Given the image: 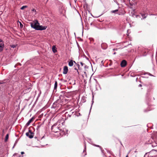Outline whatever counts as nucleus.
Here are the masks:
<instances>
[{"mask_svg": "<svg viewBox=\"0 0 157 157\" xmlns=\"http://www.w3.org/2000/svg\"><path fill=\"white\" fill-rule=\"evenodd\" d=\"M21 65V64L20 63H17V64H16L15 66L14 67H16V65Z\"/></svg>", "mask_w": 157, "mask_h": 157, "instance_id": "nucleus-17", "label": "nucleus"}, {"mask_svg": "<svg viewBox=\"0 0 157 157\" xmlns=\"http://www.w3.org/2000/svg\"><path fill=\"white\" fill-rule=\"evenodd\" d=\"M35 10V9H33L32 10V11H34Z\"/></svg>", "mask_w": 157, "mask_h": 157, "instance_id": "nucleus-24", "label": "nucleus"}, {"mask_svg": "<svg viewBox=\"0 0 157 157\" xmlns=\"http://www.w3.org/2000/svg\"><path fill=\"white\" fill-rule=\"evenodd\" d=\"M101 48L103 49H105L107 47V44L105 43H103L101 45Z\"/></svg>", "mask_w": 157, "mask_h": 157, "instance_id": "nucleus-4", "label": "nucleus"}, {"mask_svg": "<svg viewBox=\"0 0 157 157\" xmlns=\"http://www.w3.org/2000/svg\"><path fill=\"white\" fill-rule=\"evenodd\" d=\"M11 46L12 48H14L16 47V46L15 45H11Z\"/></svg>", "mask_w": 157, "mask_h": 157, "instance_id": "nucleus-18", "label": "nucleus"}, {"mask_svg": "<svg viewBox=\"0 0 157 157\" xmlns=\"http://www.w3.org/2000/svg\"><path fill=\"white\" fill-rule=\"evenodd\" d=\"M113 51H114V50H117V48H116V49H113Z\"/></svg>", "mask_w": 157, "mask_h": 157, "instance_id": "nucleus-25", "label": "nucleus"}, {"mask_svg": "<svg viewBox=\"0 0 157 157\" xmlns=\"http://www.w3.org/2000/svg\"><path fill=\"white\" fill-rule=\"evenodd\" d=\"M80 64H81V65L82 66H83V65H84V63H82V62H80Z\"/></svg>", "mask_w": 157, "mask_h": 157, "instance_id": "nucleus-21", "label": "nucleus"}, {"mask_svg": "<svg viewBox=\"0 0 157 157\" xmlns=\"http://www.w3.org/2000/svg\"><path fill=\"white\" fill-rule=\"evenodd\" d=\"M118 11V10H113L112 12V13H115L116 12H117Z\"/></svg>", "mask_w": 157, "mask_h": 157, "instance_id": "nucleus-15", "label": "nucleus"}, {"mask_svg": "<svg viewBox=\"0 0 157 157\" xmlns=\"http://www.w3.org/2000/svg\"><path fill=\"white\" fill-rule=\"evenodd\" d=\"M19 23H20V28H22V27H23V25L21 24V23L20 22H19Z\"/></svg>", "mask_w": 157, "mask_h": 157, "instance_id": "nucleus-14", "label": "nucleus"}, {"mask_svg": "<svg viewBox=\"0 0 157 157\" xmlns=\"http://www.w3.org/2000/svg\"><path fill=\"white\" fill-rule=\"evenodd\" d=\"M116 54V53L115 52H114L113 54Z\"/></svg>", "mask_w": 157, "mask_h": 157, "instance_id": "nucleus-28", "label": "nucleus"}, {"mask_svg": "<svg viewBox=\"0 0 157 157\" xmlns=\"http://www.w3.org/2000/svg\"><path fill=\"white\" fill-rule=\"evenodd\" d=\"M31 26L32 28L37 30H44L45 29L47 26H43L42 25H40L39 23L37 20H35L32 22L30 23Z\"/></svg>", "mask_w": 157, "mask_h": 157, "instance_id": "nucleus-1", "label": "nucleus"}, {"mask_svg": "<svg viewBox=\"0 0 157 157\" xmlns=\"http://www.w3.org/2000/svg\"><path fill=\"white\" fill-rule=\"evenodd\" d=\"M68 67L67 66H65L63 68V73L64 74H66L68 71Z\"/></svg>", "mask_w": 157, "mask_h": 157, "instance_id": "nucleus-5", "label": "nucleus"}, {"mask_svg": "<svg viewBox=\"0 0 157 157\" xmlns=\"http://www.w3.org/2000/svg\"><path fill=\"white\" fill-rule=\"evenodd\" d=\"M103 61H101V63H103Z\"/></svg>", "mask_w": 157, "mask_h": 157, "instance_id": "nucleus-30", "label": "nucleus"}, {"mask_svg": "<svg viewBox=\"0 0 157 157\" xmlns=\"http://www.w3.org/2000/svg\"><path fill=\"white\" fill-rule=\"evenodd\" d=\"M52 51L53 52L55 53V52H56L57 50L56 49V47L55 46L53 45L52 46Z\"/></svg>", "mask_w": 157, "mask_h": 157, "instance_id": "nucleus-7", "label": "nucleus"}, {"mask_svg": "<svg viewBox=\"0 0 157 157\" xmlns=\"http://www.w3.org/2000/svg\"><path fill=\"white\" fill-rule=\"evenodd\" d=\"M94 146H96V147H99L100 148H101V147H100V146L98 145H96V144H94Z\"/></svg>", "mask_w": 157, "mask_h": 157, "instance_id": "nucleus-19", "label": "nucleus"}, {"mask_svg": "<svg viewBox=\"0 0 157 157\" xmlns=\"http://www.w3.org/2000/svg\"><path fill=\"white\" fill-rule=\"evenodd\" d=\"M27 133H29L30 134H33V135L34 134V133L33 132H32L31 130H29V132H27Z\"/></svg>", "mask_w": 157, "mask_h": 157, "instance_id": "nucleus-11", "label": "nucleus"}, {"mask_svg": "<svg viewBox=\"0 0 157 157\" xmlns=\"http://www.w3.org/2000/svg\"><path fill=\"white\" fill-rule=\"evenodd\" d=\"M26 135L28 137L30 138H33L34 136V135L30 134L28 133H26Z\"/></svg>", "mask_w": 157, "mask_h": 157, "instance_id": "nucleus-6", "label": "nucleus"}, {"mask_svg": "<svg viewBox=\"0 0 157 157\" xmlns=\"http://www.w3.org/2000/svg\"><path fill=\"white\" fill-rule=\"evenodd\" d=\"M126 157H128V155H127V156H126Z\"/></svg>", "mask_w": 157, "mask_h": 157, "instance_id": "nucleus-29", "label": "nucleus"}, {"mask_svg": "<svg viewBox=\"0 0 157 157\" xmlns=\"http://www.w3.org/2000/svg\"><path fill=\"white\" fill-rule=\"evenodd\" d=\"M57 82L56 81L55 83L54 89H56L57 87Z\"/></svg>", "mask_w": 157, "mask_h": 157, "instance_id": "nucleus-10", "label": "nucleus"}, {"mask_svg": "<svg viewBox=\"0 0 157 157\" xmlns=\"http://www.w3.org/2000/svg\"><path fill=\"white\" fill-rule=\"evenodd\" d=\"M69 65L70 66H72L73 65V61L72 60H71L69 62Z\"/></svg>", "mask_w": 157, "mask_h": 157, "instance_id": "nucleus-8", "label": "nucleus"}, {"mask_svg": "<svg viewBox=\"0 0 157 157\" xmlns=\"http://www.w3.org/2000/svg\"><path fill=\"white\" fill-rule=\"evenodd\" d=\"M73 62H74L75 63V64H77L75 62V61H73Z\"/></svg>", "mask_w": 157, "mask_h": 157, "instance_id": "nucleus-26", "label": "nucleus"}, {"mask_svg": "<svg viewBox=\"0 0 157 157\" xmlns=\"http://www.w3.org/2000/svg\"><path fill=\"white\" fill-rule=\"evenodd\" d=\"M21 154L23 155L24 154V152H21Z\"/></svg>", "mask_w": 157, "mask_h": 157, "instance_id": "nucleus-23", "label": "nucleus"}, {"mask_svg": "<svg viewBox=\"0 0 157 157\" xmlns=\"http://www.w3.org/2000/svg\"><path fill=\"white\" fill-rule=\"evenodd\" d=\"M4 46V44L2 41V40L0 39V52L2 51Z\"/></svg>", "mask_w": 157, "mask_h": 157, "instance_id": "nucleus-2", "label": "nucleus"}, {"mask_svg": "<svg viewBox=\"0 0 157 157\" xmlns=\"http://www.w3.org/2000/svg\"><path fill=\"white\" fill-rule=\"evenodd\" d=\"M8 137H9V134H7L6 136L5 139V142H6L7 141V140L8 139Z\"/></svg>", "mask_w": 157, "mask_h": 157, "instance_id": "nucleus-9", "label": "nucleus"}, {"mask_svg": "<svg viewBox=\"0 0 157 157\" xmlns=\"http://www.w3.org/2000/svg\"><path fill=\"white\" fill-rule=\"evenodd\" d=\"M27 6H22V7L21 8V10H24L25 8H27Z\"/></svg>", "mask_w": 157, "mask_h": 157, "instance_id": "nucleus-12", "label": "nucleus"}, {"mask_svg": "<svg viewBox=\"0 0 157 157\" xmlns=\"http://www.w3.org/2000/svg\"><path fill=\"white\" fill-rule=\"evenodd\" d=\"M77 64V66H78V69H79V67H80L79 65L78 64Z\"/></svg>", "mask_w": 157, "mask_h": 157, "instance_id": "nucleus-22", "label": "nucleus"}, {"mask_svg": "<svg viewBox=\"0 0 157 157\" xmlns=\"http://www.w3.org/2000/svg\"><path fill=\"white\" fill-rule=\"evenodd\" d=\"M34 119V118L33 117L29 121V122H30V123L32 122V121H33Z\"/></svg>", "mask_w": 157, "mask_h": 157, "instance_id": "nucleus-13", "label": "nucleus"}, {"mask_svg": "<svg viewBox=\"0 0 157 157\" xmlns=\"http://www.w3.org/2000/svg\"><path fill=\"white\" fill-rule=\"evenodd\" d=\"M127 64V62L125 60H123L121 63V65L122 67H125Z\"/></svg>", "mask_w": 157, "mask_h": 157, "instance_id": "nucleus-3", "label": "nucleus"}, {"mask_svg": "<svg viewBox=\"0 0 157 157\" xmlns=\"http://www.w3.org/2000/svg\"><path fill=\"white\" fill-rule=\"evenodd\" d=\"M145 14H143L142 15V17L144 18H145L146 17V16H145Z\"/></svg>", "mask_w": 157, "mask_h": 157, "instance_id": "nucleus-16", "label": "nucleus"}, {"mask_svg": "<svg viewBox=\"0 0 157 157\" xmlns=\"http://www.w3.org/2000/svg\"><path fill=\"white\" fill-rule=\"evenodd\" d=\"M139 86H140V87H141L142 86V85H141V84H140L139 85Z\"/></svg>", "mask_w": 157, "mask_h": 157, "instance_id": "nucleus-27", "label": "nucleus"}, {"mask_svg": "<svg viewBox=\"0 0 157 157\" xmlns=\"http://www.w3.org/2000/svg\"><path fill=\"white\" fill-rule=\"evenodd\" d=\"M30 122H29V121H28V122L26 124V125H29L30 124Z\"/></svg>", "mask_w": 157, "mask_h": 157, "instance_id": "nucleus-20", "label": "nucleus"}]
</instances>
